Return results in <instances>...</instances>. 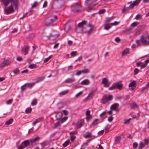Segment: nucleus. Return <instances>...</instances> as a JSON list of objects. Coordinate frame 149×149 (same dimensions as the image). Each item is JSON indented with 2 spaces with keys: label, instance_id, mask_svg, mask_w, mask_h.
I'll return each instance as SVG.
<instances>
[{
  "label": "nucleus",
  "instance_id": "obj_1",
  "mask_svg": "<svg viewBox=\"0 0 149 149\" xmlns=\"http://www.w3.org/2000/svg\"><path fill=\"white\" fill-rule=\"evenodd\" d=\"M3 2V4L6 6L10 5L9 7H7L5 11L6 14L11 13L14 11L13 6L16 7L17 4V0H0Z\"/></svg>",
  "mask_w": 149,
  "mask_h": 149
},
{
  "label": "nucleus",
  "instance_id": "obj_2",
  "mask_svg": "<svg viewBox=\"0 0 149 149\" xmlns=\"http://www.w3.org/2000/svg\"><path fill=\"white\" fill-rule=\"evenodd\" d=\"M147 36L145 37L144 36L142 37L139 40H137L136 43L138 44V45H140L141 43H142L143 45H146V44L148 43L147 40Z\"/></svg>",
  "mask_w": 149,
  "mask_h": 149
},
{
  "label": "nucleus",
  "instance_id": "obj_3",
  "mask_svg": "<svg viewBox=\"0 0 149 149\" xmlns=\"http://www.w3.org/2000/svg\"><path fill=\"white\" fill-rule=\"evenodd\" d=\"M112 98L113 97L111 95L104 96L102 98L101 102L103 104H105L108 101L111 100Z\"/></svg>",
  "mask_w": 149,
  "mask_h": 149
},
{
  "label": "nucleus",
  "instance_id": "obj_4",
  "mask_svg": "<svg viewBox=\"0 0 149 149\" xmlns=\"http://www.w3.org/2000/svg\"><path fill=\"white\" fill-rule=\"evenodd\" d=\"M81 8L80 5L77 3L73 4L72 6L71 9L72 10L75 12L79 11Z\"/></svg>",
  "mask_w": 149,
  "mask_h": 149
},
{
  "label": "nucleus",
  "instance_id": "obj_5",
  "mask_svg": "<svg viewBox=\"0 0 149 149\" xmlns=\"http://www.w3.org/2000/svg\"><path fill=\"white\" fill-rule=\"evenodd\" d=\"M123 84H121L120 83L118 82L114 84L112 87H111L112 89H114L115 88H117L119 89H121L122 88Z\"/></svg>",
  "mask_w": 149,
  "mask_h": 149
},
{
  "label": "nucleus",
  "instance_id": "obj_6",
  "mask_svg": "<svg viewBox=\"0 0 149 149\" xmlns=\"http://www.w3.org/2000/svg\"><path fill=\"white\" fill-rule=\"evenodd\" d=\"M149 143V141L148 139L145 140L144 143L141 142L139 144V149H142L146 145L148 144Z\"/></svg>",
  "mask_w": 149,
  "mask_h": 149
},
{
  "label": "nucleus",
  "instance_id": "obj_7",
  "mask_svg": "<svg viewBox=\"0 0 149 149\" xmlns=\"http://www.w3.org/2000/svg\"><path fill=\"white\" fill-rule=\"evenodd\" d=\"M95 91H93L91 92L89 94L88 96L86 97L84 100V101L85 102H86L87 101L92 99L94 95Z\"/></svg>",
  "mask_w": 149,
  "mask_h": 149
},
{
  "label": "nucleus",
  "instance_id": "obj_8",
  "mask_svg": "<svg viewBox=\"0 0 149 149\" xmlns=\"http://www.w3.org/2000/svg\"><path fill=\"white\" fill-rule=\"evenodd\" d=\"M102 83L104 85V86L106 87L109 86L110 85L109 82L106 78H104L102 79Z\"/></svg>",
  "mask_w": 149,
  "mask_h": 149
},
{
  "label": "nucleus",
  "instance_id": "obj_9",
  "mask_svg": "<svg viewBox=\"0 0 149 149\" xmlns=\"http://www.w3.org/2000/svg\"><path fill=\"white\" fill-rule=\"evenodd\" d=\"M29 47L27 46H24L22 49V52L24 53L25 55L28 53Z\"/></svg>",
  "mask_w": 149,
  "mask_h": 149
},
{
  "label": "nucleus",
  "instance_id": "obj_10",
  "mask_svg": "<svg viewBox=\"0 0 149 149\" xmlns=\"http://www.w3.org/2000/svg\"><path fill=\"white\" fill-rule=\"evenodd\" d=\"M118 104H114L112 105L111 107V110H115V111H118Z\"/></svg>",
  "mask_w": 149,
  "mask_h": 149
},
{
  "label": "nucleus",
  "instance_id": "obj_11",
  "mask_svg": "<svg viewBox=\"0 0 149 149\" xmlns=\"http://www.w3.org/2000/svg\"><path fill=\"white\" fill-rule=\"evenodd\" d=\"M84 121L83 120H80L79 121L77 125V128H80L83 124Z\"/></svg>",
  "mask_w": 149,
  "mask_h": 149
},
{
  "label": "nucleus",
  "instance_id": "obj_12",
  "mask_svg": "<svg viewBox=\"0 0 149 149\" xmlns=\"http://www.w3.org/2000/svg\"><path fill=\"white\" fill-rule=\"evenodd\" d=\"M136 65L138 67L140 66L141 68H144L146 66V63L144 62L143 63L140 62L137 63H136Z\"/></svg>",
  "mask_w": 149,
  "mask_h": 149
},
{
  "label": "nucleus",
  "instance_id": "obj_13",
  "mask_svg": "<svg viewBox=\"0 0 149 149\" xmlns=\"http://www.w3.org/2000/svg\"><path fill=\"white\" fill-rule=\"evenodd\" d=\"M136 81H132L130 83L129 85V86L130 87H133V88H131V89H134V88L135 87H136Z\"/></svg>",
  "mask_w": 149,
  "mask_h": 149
},
{
  "label": "nucleus",
  "instance_id": "obj_14",
  "mask_svg": "<svg viewBox=\"0 0 149 149\" xmlns=\"http://www.w3.org/2000/svg\"><path fill=\"white\" fill-rule=\"evenodd\" d=\"M76 132H71L70 133V139L71 141L73 142L74 139L75 138V136H74V134H76Z\"/></svg>",
  "mask_w": 149,
  "mask_h": 149
},
{
  "label": "nucleus",
  "instance_id": "obj_15",
  "mask_svg": "<svg viewBox=\"0 0 149 149\" xmlns=\"http://www.w3.org/2000/svg\"><path fill=\"white\" fill-rule=\"evenodd\" d=\"M86 22L85 21H82L81 22L79 23L78 25V26L79 28H81L83 26L86 24Z\"/></svg>",
  "mask_w": 149,
  "mask_h": 149
},
{
  "label": "nucleus",
  "instance_id": "obj_16",
  "mask_svg": "<svg viewBox=\"0 0 149 149\" xmlns=\"http://www.w3.org/2000/svg\"><path fill=\"white\" fill-rule=\"evenodd\" d=\"M106 112L105 111L102 112L100 115V116L102 119H104L106 118Z\"/></svg>",
  "mask_w": 149,
  "mask_h": 149
},
{
  "label": "nucleus",
  "instance_id": "obj_17",
  "mask_svg": "<svg viewBox=\"0 0 149 149\" xmlns=\"http://www.w3.org/2000/svg\"><path fill=\"white\" fill-rule=\"evenodd\" d=\"M86 119L89 120L91 118V116L90 115V112L89 110H87L86 113Z\"/></svg>",
  "mask_w": 149,
  "mask_h": 149
},
{
  "label": "nucleus",
  "instance_id": "obj_18",
  "mask_svg": "<svg viewBox=\"0 0 149 149\" xmlns=\"http://www.w3.org/2000/svg\"><path fill=\"white\" fill-rule=\"evenodd\" d=\"M111 26L110 24L108 23H105L104 24V29L107 30H108L111 28Z\"/></svg>",
  "mask_w": 149,
  "mask_h": 149
},
{
  "label": "nucleus",
  "instance_id": "obj_19",
  "mask_svg": "<svg viewBox=\"0 0 149 149\" xmlns=\"http://www.w3.org/2000/svg\"><path fill=\"white\" fill-rule=\"evenodd\" d=\"M13 121V119L11 118L10 119L7 120L5 123V125H8L11 124Z\"/></svg>",
  "mask_w": 149,
  "mask_h": 149
},
{
  "label": "nucleus",
  "instance_id": "obj_20",
  "mask_svg": "<svg viewBox=\"0 0 149 149\" xmlns=\"http://www.w3.org/2000/svg\"><path fill=\"white\" fill-rule=\"evenodd\" d=\"M57 18V16L56 15H54L53 17H52L50 19V20L49 21V23H52Z\"/></svg>",
  "mask_w": 149,
  "mask_h": 149
},
{
  "label": "nucleus",
  "instance_id": "obj_21",
  "mask_svg": "<svg viewBox=\"0 0 149 149\" xmlns=\"http://www.w3.org/2000/svg\"><path fill=\"white\" fill-rule=\"evenodd\" d=\"M89 81L87 79H85L82 81L81 84H82L88 85L89 84Z\"/></svg>",
  "mask_w": 149,
  "mask_h": 149
},
{
  "label": "nucleus",
  "instance_id": "obj_22",
  "mask_svg": "<svg viewBox=\"0 0 149 149\" xmlns=\"http://www.w3.org/2000/svg\"><path fill=\"white\" fill-rule=\"evenodd\" d=\"M132 120L131 118L129 119H125L124 120V123L125 124H130V121Z\"/></svg>",
  "mask_w": 149,
  "mask_h": 149
},
{
  "label": "nucleus",
  "instance_id": "obj_23",
  "mask_svg": "<svg viewBox=\"0 0 149 149\" xmlns=\"http://www.w3.org/2000/svg\"><path fill=\"white\" fill-rule=\"evenodd\" d=\"M23 144L25 147L28 146L29 144V141L26 140L24 141V142L22 143Z\"/></svg>",
  "mask_w": 149,
  "mask_h": 149
},
{
  "label": "nucleus",
  "instance_id": "obj_24",
  "mask_svg": "<svg viewBox=\"0 0 149 149\" xmlns=\"http://www.w3.org/2000/svg\"><path fill=\"white\" fill-rule=\"evenodd\" d=\"M91 136V132H87L84 135L85 137L87 138L90 137Z\"/></svg>",
  "mask_w": 149,
  "mask_h": 149
},
{
  "label": "nucleus",
  "instance_id": "obj_25",
  "mask_svg": "<svg viewBox=\"0 0 149 149\" xmlns=\"http://www.w3.org/2000/svg\"><path fill=\"white\" fill-rule=\"evenodd\" d=\"M130 9L129 7L128 8L124 7V8L122 10V12L123 13H127V11L129 10Z\"/></svg>",
  "mask_w": 149,
  "mask_h": 149
},
{
  "label": "nucleus",
  "instance_id": "obj_26",
  "mask_svg": "<svg viewBox=\"0 0 149 149\" xmlns=\"http://www.w3.org/2000/svg\"><path fill=\"white\" fill-rule=\"evenodd\" d=\"M74 81V79H70L68 78L65 80V81L67 83H71Z\"/></svg>",
  "mask_w": 149,
  "mask_h": 149
},
{
  "label": "nucleus",
  "instance_id": "obj_27",
  "mask_svg": "<svg viewBox=\"0 0 149 149\" xmlns=\"http://www.w3.org/2000/svg\"><path fill=\"white\" fill-rule=\"evenodd\" d=\"M39 139L38 137H36L34 139H32L30 140V142L31 143H35L38 141Z\"/></svg>",
  "mask_w": 149,
  "mask_h": 149
},
{
  "label": "nucleus",
  "instance_id": "obj_28",
  "mask_svg": "<svg viewBox=\"0 0 149 149\" xmlns=\"http://www.w3.org/2000/svg\"><path fill=\"white\" fill-rule=\"evenodd\" d=\"M129 53V50L128 49H126L124 50L123 52L122 55H126Z\"/></svg>",
  "mask_w": 149,
  "mask_h": 149
},
{
  "label": "nucleus",
  "instance_id": "obj_29",
  "mask_svg": "<svg viewBox=\"0 0 149 149\" xmlns=\"http://www.w3.org/2000/svg\"><path fill=\"white\" fill-rule=\"evenodd\" d=\"M41 119L40 118H38V119H36V121H35L34 122L32 123L33 125V126L35 125L37 123L40 122L41 121Z\"/></svg>",
  "mask_w": 149,
  "mask_h": 149
},
{
  "label": "nucleus",
  "instance_id": "obj_30",
  "mask_svg": "<svg viewBox=\"0 0 149 149\" xmlns=\"http://www.w3.org/2000/svg\"><path fill=\"white\" fill-rule=\"evenodd\" d=\"M10 63L9 60L4 61L3 62V66L8 65L10 64Z\"/></svg>",
  "mask_w": 149,
  "mask_h": 149
},
{
  "label": "nucleus",
  "instance_id": "obj_31",
  "mask_svg": "<svg viewBox=\"0 0 149 149\" xmlns=\"http://www.w3.org/2000/svg\"><path fill=\"white\" fill-rule=\"evenodd\" d=\"M26 85V86L27 88H31L32 86H33L34 85V83H27L25 84Z\"/></svg>",
  "mask_w": 149,
  "mask_h": 149
},
{
  "label": "nucleus",
  "instance_id": "obj_32",
  "mask_svg": "<svg viewBox=\"0 0 149 149\" xmlns=\"http://www.w3.org/2000/svg\"><path fill=\"white\" fill-rule=\"evenodd\" d=\"M68 92V91H64L61 92L59 94V96H62L65 94H66Z\"/></svg>",
  "mask_w": 149,
  "mask_h": 149
},
{
  "label": "nucleus",
  "instance_id": "obj_33",
  "mask_svg": "<svg viewBox=\"0 0 149 149\" xmlns=\"http://www.w3.org/2000/svg\"><path fill=\"white\" fill-rule=\"evenodd\" d=\"M29 67L31 69H33L36 67V65L35 64H31L29 66Z\"/></svg>",
  "mask_w": 149,
  "mask_h": 149
},
{
  "label": "nucleus",
  "instance_id": "obj_34",
  "mask_svg": "<svg viewBox=\"0 0 149 149\" xmlns=\"http://www.w3.org/2000/svg\"><path fill=\"white\" fill-rule=\"evenodd\" d=\"M81 71L82 73L83 74H86L89 72V70L88 69L82 70Z\"/></svg>",
  "mask_w": 149,
  "mask_h": 149
},
{
  "label": "nucleus",
  "instance_id": "obj_35",
  "mask_svg": "<svg viewBox=\"0 0 149 149\" xmlns=\"http://www.w3.org/2000/svg\"><path fill=\"white\" fill-rule=\"evenodd\" d=\"M47 145V142H43L41 143V147L42 148H44Z\"/></svg>",
  "mask_w": 149,
  "mask_h": 149
},
{
  "label": "nucleus",
  "instance_id": "obj_36",
  "mask_svg": "<svg viewBox=\"0 0 149 149\" xmlns=\"http://www.w3.org/2000/svg\"><path fill=\"white\" fill-rule=\"evenodd\" d=\"M13 101V99H11L6 101V103L7 104H11Z\"/></svg>",
  "mask_w": 149,
  "mask_h": 149
},
{
  "label": "nucleus",
  "instance_id": "obj_37",
  "mask_svg": "<svg viewBox=\"0 0 149 149\" xmlns=\"http://www.w3.org/2000/svg\"><path fill=\"white\" fill-rule=\"evenodd\" d=\"M141 1V0H136V1L133 2V3L135 6H138L140 2Z\"/></svg>",
  "mask_w": 149,
  "mask_h": 149
},
{
  "label": "nucleus",
  "instance_id": "obj_38",
  "mask_svg": "<svg viewBox=\"0 0 149 149\" xmlns=\"http://www.w3.org/2000/svg\"><path fill=\"white\" fill-rule=\"evenodd\" d=\"M32 110V108L30 107H28L25 110V112L26 113H30Z\"/></svg>",
  "mask_w": 149,
  "mask_h": 149
},
{
  "label": "nucleus",
  "instance_id": "obj_39",
  "mask_svg": "<svg viewBox=\"0 0 149 149\" xmlns=\"http://www.w3.org/2000/svg\"><path fill=\"white\" fill-rule=\"evenodd\" d=\"M98 123V120H95L92 123L91 126H95L97 125Z\"/></svg>",
  "mask_w": 149,
  "mask_h": 149
},
{
  "label": "nucleus",
  "instance_id": "obj_40",
  "mask_svg": "<svg viewBox=\"0 0 149 149\" xmlns=\"http://www.w3.org/2000/svg\"><path fill=\"white\" fill-rule=\"evenodd\" d=\"M67 118V117L66 116L64 117V118H62L61 121V123H63V122H65Z\"/></svg>",
  "mask_w": 149,
  "mask_h": 149
},
{
  "label": "nucleus",
  "instance_id": "obj_41",
  "mask_svg": "<svg viewBox=\"0 0 149 149\" xmlns=\"http://www.w3.org/2000/svg\"><path fill=\"white\" fill-rule=\"evenodd\" d=\"M70 55L72 57L75 56L77 55V52H72L71 53Z\"/></svg>",
  "mask_w": 149,
  "mask_h": 149
},
{
  "label": "nucleus",
  "instance_id": "obj_42",
  "mask_svg": "<svg viewBox=\"0 0 149 149\" xmlns=\"http://www.w3.org/2000/svg\"><path fill=\"white\" fill-rule=\"evenodd\" d=\"M119 23V22H118L117 21H115L113 23H111L110 24V25L111 26H116V25H118Z\"/></svg>",
  "mask_w": 149,
  "mask_h": 149
},
{
  "label": "nucleus",
  "instance_id": "obj_43",
  "mask_svg": "<svg viewBox=\"0 0 149 149\" xmlns=\"http://www.w3.org/2000/svg\"><path fill=\"white\" fill-rule=\"evenodd\" d=\"M44 79L45 77H38L37 79V81L40 82L42 81Z\"/></svg>",
  "mask_w": 149,
  "mask_h": 149
},
{
  "label": "nucleus",
  "instance_id": "obj_44",
  "mask_svg": "<svg viewBox=\"0 0 149 149\" xmlns=\"http://www.w3.org/2000/svg\"><path fill=\"white\" fill-rule=\"evenodd\" d=\"M139 24V23L136 22H133L132 24V27H135L137 26Z\"/></svg>",
  "mask_w": 149,
  "mask_h": 149
},
{
  "label": "nucleus",
  "instance_id": "obj_45",
  "mask_svg": "<svg viewBox=\"0 0 149 149\" xmlns=\"http://www.w3.org/2000/svg\"><path fill=\"white\" fill-rule=\"evenodd\" d=\"M138 107V105L135 103H133L131 105V107L132 108H137Z\"/></svg>",
  "mask_w": 149,
  "mask_h": 149
},
{
  "label": "nucleus",
  "instance_id": "obj_46",
  "mask_svg": "<svg viewBox=\"0 0 149 149\" xmlns=\"http://www.w3.org/2000/svg\"><path fill=\"white\" fill-rule=\"evenodd\" d=\"M37 102L36 100H34L32 101L31 104L32 105H35L37 104Z\"/></svg>",
  "mask_w": 149,
  "mask_h": 149
},
{
  "label": "nucleus",
  "instance_id": "obj_47",
  "mask_svg": "<svg viewBox=\"0 0 149 149\" xmlns=\"http://www.w3.org/2000/svg\"><path fill=\"white\" fill-rule=\"evenodd\" d=\"M25 148V146L23 144H21L20 146H18L17 149H24Z\"/></svg>",
  "mask_w": 149,
  "mask_h": 149
},
{
  "label": "nucleus",
  "instance_id": "obj_48",
  "mask_svg": "<svg viewBox=\"0 0 149 149\" xmlns=\"http://www.w3.org/2000/svg\"><path fill=\"white\" fill-rule=\"evenodd\" d=\"M13 72L15 74H18V73L19 72V70L16 69L14 70L13 71Z\"/></svg>",
  "mask_w": 149,
  "mask_h": 149
},
{
  "label": "nucleus",
  "instance_id": "obj_49",
  "mask_svg": "<svg viewBox=\"0 0 149 149\" xmlns=\"http://www.w3.org/2000/svg\"><path fill=\"white\" fill-rule=\"evenodd\" d=\"M52 57V56H50L49 57L47 58H45L44 60V62L46 63Z\"/></svg>",
  "mask_w": 149,
  "mask_h": 149
},
{
  "label": "nucleus",
  "instance_id": "obj_50",
  "mask_svg": "<svg viewBox=\"0 0 149 149\" xmlns=\"http://www.w3.org/2000/svg\"><path fill=\"white\" fill-rule=\"evenodd\" d=\"M69 141H65L64 143L63 144V146L64 147H66L68 144Z\"/></svg>",
  "mask_w": 149,
  "mask_h": 149
},
{
  "label": "nucleus",
  "instance_id": "obj_51",
  "mask_svg": "<svg viewBox=\"0 0 149 149\" xmlns=\"http://www.w3.org/2000/svg\"><path fill=\"white\" fill-rule=\"evenodd\" d=\"M120 137L119 136H117L116 137V138L115 139V141L117 142H119L120 140Z\"/></svg>",
  "mask_w": 149,
  "mask_h": 149
},
{
  "label": "nucleus",
  "instance_id": "obj_52",
  "mask_svg": "<svg viewBox=\"0 0 149 149\" xmlns=\"http://www.w3.org/2000/svg\"><path fill=\"white\" fill-rule=\"evenodd\" d=\"M112 20V19L111 18H107L106 21L107 22V23L109 24L110 21Z\"/></svg>",
  "mask_w": 149,
  "mask_h": 149
},
{
  "label": "nucleus",
  "instance_id": "obj_53",
  "mask_svg": "<svg viewBox=\"0 0 149 149\" xmlns=\"http://www.w3.org/2000/svg\"><path fill=\"white\" fill-rule=\"evenodd\" d=\"M139 70L137 68H135L134 70V74H137L139 72Z\"/></svg>",
  "mask_w": 149,
  "mask_h": 149
},
{
  "label": "nucleus",
  "instance_id": "obj_54",
  "mask_svg": "<svg viewBox=\"0 0 149 149\" xmlns=\"http://www.w3.org/2000/svg\"><path fill=\"white\" fill-rule=\"evenodd\" d=\"M27 88V87L26 86V84H25L24 86H22L21 87V88L22 90L23 91L25 89H26Z\"/></svg>",
  "mask_w": 149,
  "mask_h": 149
},
{
  "label": "nucleus",
  "instance_id": "obj_55",
  "mask_svg": "<svg viewBox=\"0 0 149 149\" xmlns=\"http://www.w3.org/2000/svg\"><path fill=\"white\" fill-rule=\"evenodd\" d=\"M82 73L81 71H78L76 72V73H75V75H80Z\"/></svg>",
  "mask_w": 149,
  "mask_h": 149
},
{
  "label": "nucleus",
  "instance_id": "obj_56",
  "mask_svg": "<svg viewBox=\"0 0 149 149\" xmlns=\"http://www.w3.org/2000/svg\"><path fill=\"white\" fill-rule=\"evenodd\" d=\"M105 9L101 10L99 12V13L100 14H103L105 12Z\"/></svg>",
  "mask_w": 149,
  "mask_h": 149
},
{
  "label": "nucleus",
  "instance_id": "obj_57",
  "mask_svg": "<svg viewBox=\"0 0 149 149\" xmlns=\"http://www.w3.org/2000/svg\"><path fill=\"white\" fill-rule=\"evenodd\" d=\"M135 6V5L133 3L131 5H130V6L129 7L130 9H131L133 8L134 6Z\"/></svg>",
  "mask_w": 149,
  "mask_h": 149
},
{
  "label": "nucleus",
  "instance_id": "obj_58",
  "mask_svg": "<svg viewBox=\"0 0 149 149\" xmlns=\"http://www.w3.org/2000/svg\"><path fill=\"white\" fill-rule=\"evenodd\" d=\"M137 145H138V144L137 143H134L133 144V147L134 148H135L137 147Z\"/></svg>",
  "mask_w": 149,
  "mask_h": 149
},
{
  "label": "nucleus",
  "instance_id": "obj_59",
  "mask_svg": "<svg viewBox=\"0 0 149 149\" xmlns=\"http://www.w3.org/2000/svg\"><path fill=\"white\" fill-rule=\"evenodd\" d=\"M141 15H136L135 18L136 19H141Z\"/></svg>",
  "mask_w": 149,
  "mask_h": 149
},
{
  "label": "nucleus",
  "instance_id": "obj_60",
  "mask_svg": "<svg viewBox=\"0 0 149 149\" xmlns=\"http://www.w3.org/2000/svg\"><path fill=\"white\" fill-rule=\"evenodd\" d=\"M96 148L98 149H103L102 147L100 145H97Z\"/></svg>",
  "mask_w": 149,
  "mask_h": 149
},
{
  "label": "nucleus",
  "instance_id": "obj_61",
  "mask_svg": "<svg viewBox=\"0 0 149 149\" xmlns=\"http://www.w3.org/2000/svg\"><path fill=\"white\" fill-rule=\"evenodd\" d=\"M37 3L36 2H34L33 4L32 5V6L34 8L37 5Z\"/></svg>",
  "mask_w": 149,
  "mask_h": 149
},
{
  "label": "nucleus",
  "instance_id": "obj_62",
  "mask_svg": "<svg viewBox=\"0 0 149 149\" xmlns=\"http://www.w3.org/2000/svg\"><path fill=\"white\" fill-rule=\"evenodd\" d=\"M68 70H70L72 69L73 66L72 65H70L68 66Z\"/></svg>",
  "mask_w": 149,
  "mask_h": 149
},
{
  "label": "nucleus",
  "instance_id": "obj_63",
  "mask_svg": "<svg viewBox=\"0 0 149 149\" xmlns=\"http://www.w3.org/2000/svg\"><path fill=\"white\" fill-rule=\"evenodd\" d=\"M47 6V2L46 1H45L43 6V8H45Z\"/></svg>",
  "mask_w": 149,
  "mask_h": 149
},
{
  "label": "nucleus",
  "instance_id": "obj_64",
  "mask_svg": "<svg viewBox=\"0 0 149 149\" xmlns=\"http://www.w3.org/2000/svg\"><path fill=\"white\" fill-rule=\"evenodd\" d=\"M146 40L148 43L146 44V45H149V36H147Z\"/></svg>",
  "mask_w": 149,
  "mask_h": 149
}]
</instances>
